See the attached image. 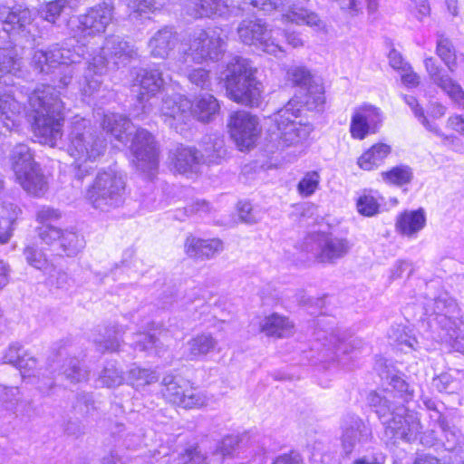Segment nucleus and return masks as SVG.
I'll list each match as a JSON object with an SVG mask.
<instances>
[{
    "mask_svg": "<svg viewBox=\"0 0 464 464\" xmlns=\"http://www.w3.org/2000/svg\"><path fill=\"white\" fill-rule=\"evenodd\" d=\"M161 385L163 397L170 403L184 409L198 408L207 402L206 396L180 376L166 374Z\"/></svg>",
    "mask_w": 464,
    "mask_h": 464,
    "instance_id": "nucleus-12",
    "label": "nucleus"
},
{
    "mask_svg": "<svg viewBox=\"0 0 464 464\" xmlns=\"http://www.w3.org/2000/svg\"><path fill=\"white\" fill-rule=\"evenodd\" d=\"M240 442L239 435H227L218 443L214 453L220 455L222 458L232 456L239 448Z\"/></svg>",
    "mask_w": 464,
    "mask_h": 464,
    "instance_id": "nucleus-51",
    "label": "nucleus"
},
{
    "mask_svg": "<svg viewBox=\"0 0 464 464\" xmlns=\"http://www.w3.org/2000/svg\"><path fill=\"white\" fill-rule=\"evenodd\" d=\"M136 55V51L128 42L118 35L106 37L101 53L92 57L90 64L93 66L95 73L102 72L109 63L118 66Z\"/></svg>",
    "mask_w": 464,
    "mask_h": 464,
    "instance_id": "nucleus-13",
    "label": "nucleus"
},
{
    "mask_svg": "<svg viewBox=\"0 0 464 464\" xmlns=\"http://www.w3.org/2000/svg\"><path fill=\"white\" fill-rule=\"evenodd\" d=\"M90 61L84 63V66L88 64L87 71L88 72L85 75L86 86L83 88L85 94L92 95L94 92H96L101 85V74L102 72L95 73L93 71V66L90 64Z\"/></svg>",
    "mask_w": 464,
    "mask_h": 464,
    "instance_id": "nucleus-61",
    "label": "nucleus"
},
{
    "mask_svg": "<svg viewBox=\"0 0 464 464\" xmlns=\"http://www.w3.org/2000/svg\"><path fill=\"white\" fill-rule=\"evenodd\" d=\"M65 0H55L48 3L39 12L40 17L51 24H53L55 20L60 16L63 9L65 6Z\"/></svg>",
    "mask_w": 464,
    "mask_h": 464,
    "instance_id": "nucleus-54",
    "label": "nucleus"
},
{
    "mask_svg": "<svg viewBox=\"0 0 464 464\" xmlns=\"http://www.w3.org/2000/svg\"><path fill=\"white\" fill-rule=\"evenodd\" d=\"M309 240L314 244V256L321 263H334L346 256L351 248L347 239L330 234H317Z\"/></svg>",
    "mask_w": 464,
    "mask_h": 464,
    "instance_id": "nucleus-16",
    "label": "nucleus"
},
{
    "mask_svg": "<svg viewBox=\"0 0 464 464\" xmlns=\"http://www.w3.org/2000/svg\"><path fill=\"white\" fill-rule=\"evenodd\" d=\"M355 113L361 115L367 124L375 127L381 121V112L379 109L372 106H364L358 109Z\"/></svg>",
    "mask_w": 464,
    "mask_h": 464,
    "instance_id": "nucleus-63",
    "label": "nucleus"
},
{
    "mask_svg": "<svg viewBox=\"0 0 464 464\" xmlns=\"http://www.w3.org/2000/svg\"><path fill=\"white\" fill-rule=\"evenodd\" d=\"M79 53L65 48H54L48 52L35 51L32 62L38 72H55L59 77V87H66L72 81L75 71L82 69Z\"/></svg>",
    "mask_w": 464,
    "mask_h": 464,
    "instance_id": "nucleus-7",
    "label": "nucleus"
},
{
    "mask_svg": "<svg viewBox=\"0 0 464 464\" xmlns=\"http://www.w3.org/2000/svg\"><path fill=\"white\" fill-rule=\"evenodd\" d=\"M286 20L295 23L296 24H306L310 27L321 29L324 27L323 21L319 18L317 14L306 8L293 5L289 8L285 14Z\"/></svg>",
    "mask_w": 464,
    "mask_h": 464,
    "instance_id": "nucleus-35",
    "label": "nucleus"
},
{
    "mask_svg": "<svg viewBox=\"0 0 464 464\" xmlns=\"http://www.w3.org/2000/svg\"><path fill=\"white\" fill-rule=\"evenodd\" d=\"M245 2L265 14H271L276 10H283L289 5L290 0H245Z\"/></svg>",
    "mask_w": 464,
    "mask_h": 464,
    "instance_id": "nucleus-53",
    "label": "nucleus"
},
{
    "mask_svg": "<svg viewBox=\"0 0 464 464\" xmlns=\"http://www.w3.org/2000/svg\"><path fill=\"white\" fill-rule=\"evenodd\" d=\"M371 126L362 119L361 115L353 113L351 121L350 131L353 138L362 140L368 134Z\"/></svg>",
    "mask_w": 464,
    "mask_h": 464,
    "instance_id": "nucleus-60",
    "label": "nucleus"
},
{
    "mask_svg": "<svg viewBox=\"0 0 464 464\" xmlns=\"http://www.w3.org/2000/svg\"><path fill=\"white\" fill-rule=\"evenodd\" d=\"M36 233L42 243L50 245L56 239L60 240L62 231L58 227L47 224L37 227Z\"/></svg>",
    "mask_w": 464,
    "mask_h": 464,
    "instance_id": "nucleus-59",
    "label": "nucleus"
},
{
    "mask_svg": "<svg viewBox=\"0 0 464 464\" xmlns=\"http://www.w3.org/2000/svg\"><path fill=\"white\" fill-rule=\"evenodd\" d=\"M69 155L76 162H93L105 151V140L89 126L84 119L72 122L68 133Z\"/></svg>",
    "mask_w": 464,
    "mask_h": 464,
    "instance_id": "nucleus-8",
    "label": "nucleus"
},
{
    "mask_svg": "<svg viewBox=\"0 0 464 464\" xmlns=\"http://www.w3.org/2000/svg\"><path fill=\"white\" fill-rule=\"evenodd\" d=\"M426 314L433 316L444 332L442 338L459 341L464 340V321L457 303L448 295H442L426 304Z\"/></svg>",
    "mask_w": 464,
    "mask_h": 464,
    "instance_id": "nucleus-9",
    "label": "nucleus"
},
{
    "mask_svg": "<svg viewBox=\"0 0 464 464\" xmlns=\"http://www.w3.org/2000/svg\"><path fill=\"white\" fill-rule=\"evenodd\" d=\"M320 174L317 171H308L297 185L298 192L304 197H310L319 187Z\"/></svg>",
    "mask_w": 464,
    "mask_h": 464,
    "instance_id": "nucleus-49",
    "label": "nucleus"
},
{
    "mask_svg": "<svg viewBox=\"0 0 464 464\" xmlns=\"http://www.w3.org/2000/svg\"><path fill=\"white\" fill-rule=\"evenodd\" d=\"M432 385L440 392L455 393L459 390V382L449 373H441L433 379Z\"/></svg>",
    "mask_w": 464,
    "mask_h": 464,
    "instance_id": "nucleus-56",
    "label": "nucleus"
},
{
    "mask_svg": "<svg viewBox=\"0 0 464 464\" xmlns=\"http://www.w3.org/2000/svg\"><path fill=\"white\" fill-rule=\"evenodd\" d=\"M130 120L119 113H106L102 121V128L116 140H122L125 132L130 128Z\"/></svg>",
    "mask_w": 464,
    "mask_h": 464,
    "instance_id": "nucleus-36",
    "label": "nucleus"
},
{
    "mask_svg": "<svg viewBox=\"0 0 464 464\" xmlns=\"http://www.w3.org/2000/svg\"><path fill=\"white\" fill-rule=\"evenodd\" d=\"M178 44V34L171 28L165 26L157 31L149 41L151 56L166 59Z\"/></svg>",
    "mask_w": 464,
    "mask_h": 464,
    "instance_id": "nucleus-23",
    "label": "nucleus"
},
{
    "mask_svg": "<svg viewBox=\"0 0 464 464\" xmlns=\"http://www.w3.org/2000/svg\"><path fill=\"white\" fill-rule=\"evenodd\" d=\"M229 11L227 0H199L188 14L194 18L224 16Z\"/></svg>",
    "mask_w": 464,
    "mask_h": 464,
    "instance_id": "nucleus-30",
    "label": "nucleus"
},
{
    "mask_svg": "<svg viewBox=\"0 0 464 464\" xmlns=\"http://www.w3.org/2000/svg\"><path fill=\"white\" fill-rule=\"evenodd\" d=\"M99 382L102 386L108 388L116 387L122 383L123 376L115 363L108 362L99 376Z\"/></svg>",
    "mask_w": 464,
    "mask_h": 464,
    "instance_id": "nucleus-48",
    "label": "nucleus"
},
{
    "mask_svg": "<svg viewBox=\"0 0 464 464\" xmlns=\"http://www.w3.org/2000/svg\"><path fill=\"white\" fill-rule=\"evenodd\" d=\"M10 160L16 180L25 191H29V147L25 144L17 145Z\"/></svg>",
    "mask_w": 464,
    "mask_h": 464,
    "instance_id": "nucleus-25",
    "label": "nucleus"
},
{
    "mask_svg": "<svg viewBox=\"0 0 464 464\" xmlns=\"http://www.w3.org/2000/svg\"><path fill=\"white\" fill-rule=\"evenodd\" d=\"M48 189L47 179L39 164L31 160V195L43 196Z\"/></svg>",
    "mask_w": 464,
    "mask_h": 464,
    "instance_id": "nucleus-45",
    "label": "nucleus"
},
{
    "mask_svg": "<svg viewBox=\"0 0 464 464\" xmlns=\"http://www.w3.org/2000/svg\"><path fill=\"white\" fill-rule=\"evenodd\" d=\"M189 82L200 89H208L210 84L209 71L204 68H196L187 72Z\"/></svg>",
    "mask_w": 464,
    "mask_h": 464,
    "instance_id": "nucleus-57",
    "label": "nucleus"
},
{
    "mask_svg": "<svg viewBox=\"0 0 464 464\" xmlns=\"http://www.w3.org/2000/svg\"><path fill=\"white\" fill-rule=\"evenodd\" d=\"M392 392L383 395L370 393L368 403L373 408L378 418L384 426V434L394 442L397 440L412 441L417 439L421 430L418 414L409 411L403 404L391 408Z\"/></svg>",
    "mask_w": 464,
    "mask_h": 464,
    "instance_id": "nucleus-2",
    "label": "nucleus"
},
{
    "mask_svg": "<svg viewBox=\"0 0 464 464\" xmlns=\"http://www.w3.org/2000/svg\"><path fill=\"white\" fill-rule=\"evenodd\" d=\"M33 131L38 141L54 147L63 136L64 121L63 102L60 93L49 84H42L31 92Z\"/></svg>",
    "mask_w": 464,
    "mask_h": 464,
    "instance_id": "nucleus-1",
    "label": "nucleus"
},
{
    "mask_svg": "<svg viewBox=\"0 0 464 464\" xmlns=\"http://www.w3.org/2000/svg\"><path fill=\"white\" fill-rule=\"evenodd\" d=\"M390 153L391 147L389 145L374 144L358 159V165L364 170H372L381 165Z\"/></svg>",
    "mask_w": 464,
    "mask_h": 464,
    "instance_id": "nucleus-33",
    "label": "nucleus"
},
{
    "mask_svg": "<svg viewBox=\"0 0 464 464\" xmlns=\"http://www.w3.org/2000/svg\"><path fill=\"white\" fill-rule=\"evenodd\" d=\"M72 408L82 416L91 415L96 410V403L92 394L85 392L77 393Z\"/></svg>",
    "mask_w": 464,
    "mask_h": 464,
    "instance_id": "nucleus-50",
    "label": "nucleus"
},
{
    "mask_svg": "<svg viewBox=\"0 0 464 464\" xmlns=\"http://www.w3.org/2000/svg\"><path fill=\"white\" fill-rule=\"evenodd\" d=\"M226 45L227 34L221 27L195 29L181 43L178 62L188 68L207 61H218Z\"/></svg>",
    "mask_w": 464,
    "mask_h": 464,
    "instance_id": "nucleus-4",
    "label": "nucleus"
},
{
    "mask_svg": "<svg viewBox=\"0 0 464 464\" xmlns=\"http://www.w3.org/2000/svg\"><path fill=\"white\" fill-rule=\"evenodd\" d=\"M372 438L371 428L359 417L349 416L344 422L343 432V447L350 453L357 444H363Z\"/></svg>",
    "mask_w": 464,
    "mask_h": 464,
    "instance_id": "nucleus-21",
    "label": "nucleus"
},
{
    "mask_svg": "<svg viewBox=\"0 0 464 464\" xmlns=\"http://www.w3.org/2000/svg\"><path fill=\"white\" fill-rule=\"evenodd\" d=\"M436 53L443 61L450 72L456 68V52L450 40L443 35H439L437 40Z\"/></svg>",
    "mask_w": 464,
    "mask_h": 464,
    "instance_id": "nucleus-41",
    "label": "nucleus"
},
{
    "mask_svg": "<svg viewBox=\"0 0 464 464\" xmlns=\"http://www.w3.org/2000/svg\"><path fill=\"white\" fill-rule=\"evenodd\" d=\"M260 331L268 337L285 338L294 334V324L285 316L272 314L260 322Z\"/></svg>",
    "mask_w": 464,
    "mask_h": 464,
    "instance_id": "nucleus-26",
    "label": "nucleus"
},
{
    "mask_svg": "<svg viewBox=\"0 0 464 464\" xmlns=\"http://www.w3.org/2000/svg\"><path fill=\"white\" fill-rule=\"evenodd\" d=\"M218 340L210 334H199L187 343L188 358L196 360L214 352L218 346Z\"/></svg>",
    "mask_w": 464,
    "mask_h": 464,
    "instance_id": "nucleus-27",
    "label": "nucleus"
},
{
    "mask_svg": "<svg viewBox=\"0 0 464 464\" xmlns=\"http://www.w3.org/2000/svg\"><path fill=\"white\" fill-rule=\"evenodd\" d=\"M60 373L72 383H78L88 380L89 372L82 367L76 357L65 358L60 368Z\"/></svg>",
    "mask_w": 464,
    "mask_h": 464,
    "instance_id": "nucleus-37",
    "label": "nucleus"
},
{
    "mask_svg": "<svg viewBox=\"0 0 464 464\" xmlns=\"http://www.w3.org/2000/svg\"><path fill=\"white\" fill-rule=\"evenodd\" d=\"M287 78L293 84L299 86L300 91L306 87H310V84L316 83L310 73V72L302 66H293L287 71Z\"/></svg>",
    "mask_w": 464,
    "mask_h": 464,
    "instance_id": "nucleus-47",
    "label": "nucleus"
},
{
    "mask_svg": "<svg viewBox=\"0 0 464 464\" xmlns=\"http://www.w3.org/2000/svg\"><path fill=\"white\" fill-rule=\"evenodd\" d=\"M201 154V166L219 164L221 160L226 156V149L224 140L218 136H208L204 138L202 149L199 150Z\"/></svg>",
    "mask_w": 464,
    "mask_h": 464,
    "instance_id": "nucleus-29",
    "label": "nucleus"
},
{
    "mask_svg": "<svg viewBox=\"0 0 464 464\" xmlns=\"http://www.w3.org/2000/svg\"><path fill=\"white\" fill-rule=\"evenodd\" d=\"M159 339H157L154 335L145 333H139L136 334V340L134 341V349H138L140 351H149L153 347H159Z\"/></svg>",
    "mask_w": 464,
    "mask_h": 464,
    "instance_id": "nucleus-62",
    "label": "nucleus"
},
{
    "mask_svg": "<svg viewBox=\"0 0 464 464\" xmlns=\"http://www.w3.org/2000/svg\"><path fill=\"white\" fill-rule=\"evenodd\" d=\"M438 426L446 439L444 442L448 450H454L459 445L460 432L455 427H451L446 418L439 414Z\"/></svg>",
    "mask_w": 464,
    "mask_h": 464,
    "instance_id": "nucleus-46",
    "label": "nucleus"
},
{
    "mask_svg": "<svg viewBox=\"0 0 464 464\" xmlns=\"http://www.w3.org/2000/svg\"><path fill=\"white\" fill-rule=\"evenodd\" d=\"M129 381L137 390L143 389L145 386L154 383L158 381L156 373L149 369L133 367L129 372Z\"/></svg>",
    "mask_w": 464,
    "mask_h": 464,
    "instance_id": "nucleus-44",
    "label": "nucleus"
},
{
    "mask_svg": "<svg viewBox=\"0 0 464 464\" xmlns=\"http://www.w3.org/2000/svg\"><path fill=\"white\" fill-rule=\"evenodd\" d=\"M15 102L10 97H0V131H11L18 126V115L14 111Z\"/></svg>",
    "mask_w": 464,
    "mask_h": 464,
    "instance_id": "nucleus-38",
    "label": "nucleus"
},
{
    "mask_svg": "<svg viewBox=\"0 0 464 464\" xmlns=\"http://www.w3.org/2000/svg\"><path fill=\"white\" fill-rule=\"evenodd\" d=\"M403 100L405 103L411 109L415 117L420 121V123L430 131L434 132L438 136L443 137L446 140H454L453 136H445L436 124L431 123L425 116L422 107L420 106L417 99L411 95H404Z\"/></svg>",
    "mask_w": 464,
    "mask_h": 464,
    "instance_id": "nucleus-40",
    "label": "nucleus"
},
{
    "mask_svg": "<svg viewBox=\"0 0 464 464\" xmlns=\"http://www.w3.org/2000/svg\"><path fill=\"white\" fill-rule=\"evenodd\" d=\"M97 349L101 352H115L120 347L119 331L115 329L106 330L103 338L95 340Z\"/></svg>",
    "mask_w": 464,
    "mask_h": 464,
    "instance_id": "nucleus-52",
    "label": "nucleus"
},
{
    "mask_svg": "<svg viewBox=\"0 0 464 464\" xmlns=\"http://www.w3.org/2000/svg\"><path fill=\"white\" fill-rule=\"evenodd\" d=\"M223 242L218 238L201 239L188 237L185 242L187 255L195 259L205 260L213 258L223 251Z\"/></svg>",
    "mask_w": 464,
    "mask_h": 464,
    "instance_id": "nucleus-22",
    "label": "nucleus"
},
{
    "mask_svg": "<svg viewBox=\"0 0 464 464\" xmlns=\"http://www.w3.org/2000/svg\"><path fill=\"white\" fill-rule=\"evenodd\" d=\"M29 11L21 5L12 7L0 5V21L5 24L4 30L7 33H20L28 24Z\"/></svg>",
    "mask_w": 464,
    "mask_h": 464,
    "instance_id": "nucleus-24",
    "label": "nucleus"
},
{
    "mask_svg": "<svg viewBox=\"0 0 464 464\" xmlns=\"http://www.w3.org/2000/svg\"><path fill=\"white\" fill-rule=\"evenodd\" d=\"M60 243L63 251L68 256H76L83 247V237L73 231H62Z\"/></svg>",
    "mask_w": 464,
    "mask_h": 464,
    "instance_id": "nucleus-42",
    "label": "nucleus"
},
{
    "mask_svg": "<svg viewBox=\"0 0 464 464\" xmlns=\"http://www.w3.org/2000/svg\"><path fill=\"white\" fill-rule=\"evenodd\" d=\"M219 111L218 100L211 94H203L191 107V113L200 121L208 122Z\"/></svg>",
    "mask_w": 464,
    "mask_h": 464,
    "instance_id": "nucleus-34",
    "label": "nucleus"
},
{
    "mask_svg": "<svg viewBox=\"0 0 464 464\" xmlns=\"http://www.w3.org/2000/svg\"><path fill=\"white\" fill-rule=\"evenodd\" d=\"M125 188L124 177L113 169H108L98 172L93 183L87 188L85 198L93 208L107 211L122 204Z\"/></svg>",
    "mask_w": 464,
    "mask_h": 464,
    "instance_id": "nucleus-6",
    "label": "nucleus"
},
{
    "mask_svg": "<svg viewBox=\"0 0 464 464\" xmlns=\"http://www.w3.org/2000/svg\"><path fill=\"white\" fill-rule=\"evenodd\" d=\"M114 4L111 0L101 2L78 17V24L73 29V37L78 42L88 37L103 34L113 20Z\"/></svg>",
    "mask_w": 464,
    "mask_h": 464,
    "instance_id": "nucleus-10",
    "label": "nucleus"
},
{
    "mask_svg": "<svg viewBox=\"0 0 464 464\" xmlns=\"http://www.w3.org/2000/svg\"><path fill=\"white\" fill-rule=\"evenodd\" d=\"M256 69L251 61L232 57L222 72L227 96L237 103L258 107L262 101V84L256 78Z\"/></svg>",
    "mask_w": 464,
    "mask_h": 464,
    "instance_id": "nucleus-3",
    "label": "nucleus"
},
{
    "mask_svg": "<svg viewBox=\"0 0 464 464\" xmlns=\"http://www.w3.org/2000/svg\"><path fill=\"white\" fill-rule=\"evenodd\" d=\"M292 99H297L298 107H306L307 110H319L324 103V87L319 83L310 84L300 91L299 94H295Z\"/></svg>",
    "mask_w": 464,
    "mask_h": 464,
    "instance_id": "nucleus-31",
    "label": "nucleus"
},
{
    "mask_svg": "<svg viewBox=\"0 0 464 464\" xmlns=\"http://www.w3.org/2000/svg\"><path fill=\"white\" fill-rule=\"evenodd\" d=\"M168 77H164L160 65L140 70L135 79L134 86H139L138 102L142 109H146L145 102L160 92Z\"/></svg>",
    "mask_w": 464,
    "mask_h": 464,
    "instance_id": "nucleus-18",
    "label": "nucleus"
},
{
    "mask_svg": "<svg viewBox=\"0 0 464 464\" xmlns=\"http://www.w3.org/2000/svg\"><path fill=\"white\" fill-rule=\"evenodd\" d=\"M237 34L246 44L255 45L276 57L285 55L284 49L275 37L278 32L267 30L266 23L261 19L243 20L237 27Z\"/></svg>",
    "mask_w": 464,
    "mask_h": 464,
    "instance_id": "nucleus-11",
    "label": "nucleus"
},
{
    "mask_svg": "<svg viewBox=\"0 0 464 464\" xmlns=\"http://www.w3.org/2000/svg\"><path fill=\"white\" fill-rule=\"evenodd\" d=\"M201 159L198 149L184 144H178L170 149L168 157L172 169L186 176H191L199 172Z\"/></svg>",
    "mask_w": 464,
    "mask_h": 464,
    "instance_id": "nucleus-17",
    "label": "nucleus"
},
{
    "mask_svg": "<svg viewBox=\"0 0 464 464\" xmlns=\"http://www.w3.org/2000/svg\"><path fill=\"white\" fill-rule=\"evenodd\" d=\"M379 203L370 195L361 196L357 200L358 212L366 217H372L378 213Z\"/></svg>",
    "mask_w": 464,
    "mask_h": 464,
    "instance_id": "nucleus-58",
    "label": "nucleus"
},
{
    "mask_svg": "<svg viewBox=\"0 0 464 464\" xmlns=\"http://www.w3.org/2000/svg\"><path fill=\"white\" fill-rule=\"evenodd\" d=\"M19 61L14 58L12 51L0 50V77L6 73H14L19 69Z\"/></svg>",
    "mask_w": 464,
    "mask_h": 464,
    "instance_id": "nucleus-55",
    "label": "nucleus"
},
{
    "mask_svg": "<svg viewBox=\"0 0 464 464\" xmlns=\"http://www.w3.org/2000/svg\"><path fill=\"white\" fill-rule=\"evenodd\" d=\"M131 152L133 163L142 172H150L157 169L159 152L157 143L151 133L144 129H139L132 140Z\"/></svg>",
    "mask_w": 464,
    "mask_h": 464,
    "instance_id": "nucleus-14",
    "label": "nucleus"
},
{
    "mask_svg": "<svg viewBox=\"0 0 464 464\" xmlns=\"http://www.w3.org/2000/svg\"><path fill=\"white\" fill-rule=\"evenodd\" d=\"M424 64L432 82L446 92L454 103L464 108V90L462 87L443 72L442 68L433 57L426 58Z\"/></svg>",
    "mask_w": 464,
    "mask_h": 464,
    "instance_id": "nucleus-19",
    "label": "nucleus"
},
{
    "mask_svg": "<svg viewBox=\"0 0 464 464\" xmlns=\"http://www.w3.org/2000/svg\"><path fill=\"white\" fill-rule=\"evenodd\" d=\"M28 362L27 351L16 343L10 345L4 356V362L18 368L23 378L26 377Z\"/></svg>",
    "mask_w": 464,
    "mask_h": 464,
    "instance_id": "nucleus-39",
    "label": "nucleus"
},
{
    "mask_svg": "<svg viewBox=\"0 0 464 464\" xmlns=\"http://www.w3.org/2000/svg\"><path fill=\"white\" fill-rule=\"evenodd\" d=\"M191 107V102L179 95L167 97L162 100L161 117L170 128L178 129L190 117Z\"/></svg>",
    "mask_w": 464,
    "mask_h": 464,
    "instance_id": "nucleus-20",
    "label": "nucleus"
},
{
    "mask_svg": "<svg viewBox=\"0 0 464 464\" xmlns=\"http://www.w3.org/2000/svg\"><path fill=\"white\" fill-rule=\"evenodd\" d=\"M297 105V99H291L270 117L274 125L269 130V138L276 150L298 144L312 130L309 124L297 121L301 115V106Z\"/></svg>",
    "mask_w": 464,
    "mask_h": 464,
    "instance_id": "nucleus-5",
    "label": "nucleus"
},
{
    "mask_svg": "<svg viewBox=\"0 0 464 464\" xmlns=\"http://www.w3.org/2000/svg\"><path fill=\"white\" fill-rule=\"evenodd\" d=\"M228 127L231 138L240 150L253 146L261 130L258 119L244 111L231 115Z\"/></svg>",
    "mask_w": 464,
    "mask_h": 464,
    "instance_id": "nucleus-15",
    "label": "nucleus"
},
{
    "mask_svg": "<svg viewBox=\"0 0 464 464\" xmlns=\"http://www.w3.org/2000/svg\"><path fill=\"white\" fill-rule=\"evenodd\" d=\"M389 385L391 388L382 390L381 392H372L371 393H377L383 395L390 392H392L391 397V408L398 404H403L411 399L412 392L409 389V384L400 376L392 375L390 378Z\"/></svg>",
    "mask_w": 464,
    "mask_h": 464,
    "instance_id": "nucleus-32",
    "label": "nucleus"
},
{
    "mask_svg": "<svg viewBox=\"0 0 464 464\" xmlns=\"http://www.w3.org/2000/svg\"><path fill=\"white\" fill-rule=\"evenodd\" d=\"M426 223L422 209L405 211L397 219V229L404 236L413 237L421 230Z\"/></svg>",
    "mask_w": 464,
    "mask_h": 464,
    "instance_id": "nucleus-28",
    "label": "nucleus"
},
{
    "mask_svg": "<svg viewBox=\"0 0 464 464\" xmlns=\"http://www.w3.org/2000/svg\"><path fill=\"white\" fill-rule=\"evenodd\" d=\"M382 177L387 183L402 186L411 182L413 174L410 167L401 165L382 172Z\"/></svg>",
    "mask_w": 464,
    "mask_h": 464,
    "instance_id": "nucleus-43",
    "label": "nucleus"
},
{
    "mask_svg": "<svg viewBox=\"0 0 464 464\" xmlns=\"http://www.w3.org/2000/svg\"><path fill=\"white\" fill-rule=\"evenodd\" d=\"M61 218V213L51 207H42L36 212V221L41 225H52V222L58 220Z\"/></svg>",
    "mask_w": 464,
    "mask_h": 464,
    "instance_id": "nucleus-64",
    "label": "nucleus"
}]
</instances>
